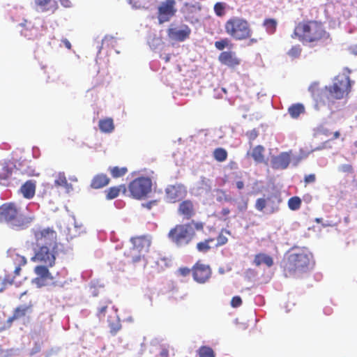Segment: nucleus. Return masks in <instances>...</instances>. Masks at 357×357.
<instances>
[{"mask_svg": "<svg viewBox=\"0 0 357 357\" xmlns=\"http://www.w3.org/2000/svg\"><path fill=\"white\" fill-rule=\"evenodd\" d=\"M292 38L298 36L303 42H314L329 36L322 24L316 21H310L306 24H298L294 31Z\"/></svg>", "mask_w": 357, "mask_h": 357, "instance_id": "nucleus-1", "label": "nucleus"}, {"mask_svg": "<svg viewBox=\"0 0 357 357\" xmlns=\"http://www.w3.org/2000/svg\"><path fill=\"white\" fill-rule=\"evenodd\" d=\"M225 32L236 40L250 38L252 31L249 22L240 17H232L225 24Z\"/></svg>", "mask_w": 357, "mask_h": 357, "instance_id": "nucleus-2", "label": "nucleus"}, {"mask_svg": "<svg viewBox=\"0 0 357 357\" xmlns=\"http://www.w3.org/2000/svg\"><path fill=\"white\" fill-rule=\"evenodd\" d=\"M312 255L306 248L296 250L288 257L287 268L289 271L305 272L313 265Z\"/></svg>", "mask_w": 357, "mask_h": 357, "instance_id": "nucleus-3", "label": "nucleus"}, {"mask_svg": "<svg viewBox=\"0 0 357 357\" xmlns=\"http://www.w3.org/2000/svg\"><path fill=\"white\" fill-rule=\"evenodd\" d=\"M0 223H4L15 230L22 227V217L13 203L3 204L0 206Z\"/></svg>", "mask_w": 357, "mask_h": 357, "instance_id": "nucleus-4", "label": "nucleus"}, {"mask_svg": "<svg viewBox=\"0 0 357 357\" xmlns=\"http://www.w3.org/2000/svg\"><path fill=\"white\" fill-rule=\"evenodd\" d=\"M195 234L192 224L176 225L169 232V239L178 246L188 244Z\"/></svg>", "mask_w": 357, "mask_h": 357, "instance_id": "nucleus-5", "label": "nucleus"}, {"mask_svg": "<svg viewBox=\"0 0 357 357\" xmlns=\"http://www.w3.org/2000/svg\"><path fill=\"white\" fill-rule=\"evenodd\" d=\"M351 85V81L349 77L347 75L341 74L334 78L332 86H326V90L332 98L341 99L345 93H348Z\"/></svg>", "mask_w": 357, "mask_h": 357, "instance_id": "nucleus-6", "label": "nucleus"}, {"mask_svg": "<svg viewBox=\"0 0 357 357\" xmlns=\"http://www.w3.org/2000/svg\"><path fill=\"white\" fill-rule=\"evenodd\" d=\"M132 247L130 256L133 263H137L144 258L151 245V241L146 236L132 237L130 238Z\"/></svg>", "mask_w": 357, "mask_h": 357, "instance_id": "nucleus-7", "label": "nucleus"}, {"mask_svg": "<svg viewBox=\"0 0 357 357\" xmlns=\"http://www.w3.org/2000/svg\"><path fill=\"white\" fill-rule=\"evenodd\" d=\"M152 181L147 177H139L133 180L129 185L131 195L136 199H142L151 192Z\"/></svg>", "mask_w": 357, "mask_h": 357, "instance_id": "nucleus-8", "label": "nucleus"}, {"mask_svg": "<svg viewBox=\"0 0 357 357\" xmlns=\"http://www.w3.org/2000/svg\"><path fill=\"white\" fill-rule=\"evenodd\" d=\"M36 238L38 246H47L53 248V249L58 248L56 233L52 229L47 228L43 229L36 234Z\"/></svg>", "mask_w": 357, "mask_h": 357, "instance_id": "nucleus-9", "label": "nucleus"}, {"mask_svg": "<svg viewBox=\"0 0 357 357\" xmlns=\"http://www.w3.org/2000/svg\"><path fill=\"white\" fill-rule=\"evenodd\" d=\"M175 5V0H165L161 3L158 8V20L160 24L169 22L175 15L176 13Z\"/></svg>", "mask_w": 357, "mask_h": 357, "instance_id": "nucleus-10", "label": "nucleus"}, {"mask_svg": "<svg viewBox=\"0 0 357 357\" xmlns=\"http://www.w3.org/2000/svg\"><path fill=\"white\" fill-rule=\"evenodd\" d=\"M39 250L36 252L33 259L43 262L45 265L52 267L55 264L57 249L47 246H38Z\"/></svg>", "mask_w": 357, "mask_h": 357, "instance_id": "nucleus-11", "label": "nucleus"}, {"mask_svg": "<svg viewBox=\"0 0 357 357\" xmlns=\"http://www.w3.org/2000/svg\"><path fill=\"white\" fill-rule=\"evenodd\" d=\"M186 192V188L181 183L169 185L165 188V198L167 202L174 203L184 197Z\"/></svg>", "mask_w": 357, "mask_h": 357, "instance_id": "nucleus-12", "label": "nucleus"}, {"mask_svg": "<svg viewBox=\"0 0 357 357\" xmlns=\"http://www.w3.org/2000/svg\"><path fill=\"white\" fill-rule=\"evenodd\" d=\"M191 29L187 24H181L179 27L169 28L167 35L169 38L177 42H183L190 38Z\"/></svg>", "mask_w": 357, "mask_h": 357, "instance_id": "nucleus-13", "label": "nucleus"}, {"mask_svg": "<svg viewBox=\"0 0 357 357\" xmlns=\"http://www.w3.org/2000/svg\"><path fill=\"white\" fill-rule=\"evenodd\" d=\"M211 275V269L208 265L197 262L192 268L194 280L200 284L205 283Z\"/></svg>", "mask_w": 357, "mask_h": 357, "instance_id": "nucleus-14", "label": "nucleus"}, {"mask_svg": "<svg viewBox=\"0 0 357 357\" xmlns=\"http://www.w3.org/2000/svg\"><path fill=\"white\" fill-rule=\"evenodd\" d=\"M22 172L15 165L13 167L6 166L0 172V184L8 185L13 180L17 179V176H20Z\"/></svg>", "mask_w": 357, "mask_h": 357, "instance_id": "nucleus-15", "label": "nucleus"}, {"mask_svg": "<svg viewBox=\"0 0 357 357\" xmlns=\"http://www.w3.org/2000/svg\"><path fill=\"white\" fill-rule=\"evenodd\" d=\"M211 191V181L204 176H201L200 180L191 189V193L196 196H203L209 194Z\"/></svg>", "mask_w": 357, "mask_h": 357, "instance_id": "nucleus-16", "label": "nucleus"}, {"mask_svg": "<svg viewBox=\"0 0 357 357\" xmlns=\"http://www.w3.org/2000/svg\"><path fill=\"white\" fill-rule=\"evenodd\" d=\"M291 156L287 152H282L271 160L272 167L276 169H285L290 163Z\"/></svg>", "mask_w": 357, "mask_h": 357, "instance_id": "nucleus-17", "label": "nucleus"}, {"mask_svg": "<svg viewBox=\"0 0 357 357\" xmlns=\"http://www.w3.org/2000/svg\"><path fill=\"white\" fill-rule=\"evenodd\" d=\"M220 62L229 67H234L240 64V60L236 53L231 51L222 52L218 57Z\"/></svg>", "mask_w": 357, "mask_h": 357, "instance_id": "nucleus-18", "label": "nucleus"}, {"mask_svg": "<svg viewBox=\"0 0 357 357\" xmlns=\"http://www.w3.org/2000/svg\"><path fill=\"white\" fill-rule=\"evenodd\" d=\"M178 210L179 214L183 215L188 220L195 215L194 206L190 200H185L181 202Z\"/></svg>", "mask_w": 357, "mask_h": 357, "instance_id": "nucleus-19", "label": "nucleus"}, {"mask_svg": "<svg viewBox=\"0 0 357 357\" xmlns=\"http://www.w3.org/2000/svg\"><path fill=\"white\" fill-rule=\"evenodd\" d=\"M253 264L257 266L264 264L269 268L273 265V259L265 253H259L255 256Z\"/></svg>", "mask_w": 357, "mask_h": 357, "instance_id": "nucleus-20", "label": "nucleus"}, {"mask_svg": "<svg viewBox=\"0 0 357 357\" xmlns=\"http://www.w3.org/2000/svg\"><path fill=\"white\" fill-rule=\"evenodd\" d=\"M109 182V178L106 174H99L96 175L91 183V187L94 189L102 188Z\"/></svg>", "mask_w": 357, "mask_h": 357, "instance_id": "nucleus-21", "label": "nucleus"}, {"mask_svg": "<svg viewBox=\"0 0 357 357\" xmlns=\"http://www.w3.org/2000/svg\"><path fill=\"white\" fill-rule=\"evenodd\" d=\"M31 283L35 284L36 287L40 288L44 286L52 285V286H58L60 287H63V284L60 282L57 281H50L46 278H43L41 277H37L31 280Z\"/></svg>", "mask_w": 357, "mask_h": 357, "instance_id": "nucleus-22", "label": "nucleus"}, {"mask_svg": "<svg viewBox=\"0 0 357 357\" xmlns=\"http://www.w3.org/2000/svg\"><path fill=\"white\" fill-rule=\"evenodd\" d=\"M36 181L29 180L24 183V197L31 199L34 197L36 192Z\"/></svg>", "mask_w": 357, "mask_h": 357, "instance_id": "nucleus-23", "label": "nucleus"}, {"mask_svg": "<svg viewBox=\"0 0 357 357\" xmlns=\"http://www.w3.org/2000/svg\"><path fill=\"white\" fill-rule=\"evenodd\" d=\"M47 265L45 266H37L35 268V273L38 277H41L54 281V277L50 273Z\"/></svg>", "mask_w": 357, "mask_h": 357, "instance_id": "nucleus-24", "label": "nucleus"}, {"mask_svg": "<svg viewBox=\"0 0 357 357\" xmlns=\"http://www.w3.org/2000/svg\"><path fill=\"white\" fill-rule=\"evenodd\" d=\"M288 112L293 119H296L305 112V107L301 103L293 104L289 107Z\"/></svg>", "mask_w": 357, "mask_h": 357, "instance_id": "nucleus-25", "label": "nucleus"}, {"mask_svg": "<svg viewBox=\"0 0 357 357\" xmlns=\"http://www.w3.org/2000/svg\"><path fill=\"white\" fill-rule=\"evenodd\" d=\"M99 128L100 130L103 132H112L114 129L112 119H107L104 120H100L99 121Z\"/></svg>", "mask_w": 357, "mask_h": 357, "instance_id": "nucleus-26", "label": "nucleus"}, {"mask_svg": "<svg viewBox=\"0 0 357 357\" xmlns=\"http://www.w3.org/2000/svg\"><path fill=\"white\" fill-rule=\"evenodd\" d=\"M56 186H63L67 190L72 189V185L68 183L63 172L59 173L57 178L54 181Z\"/></svg>", "mask_w": 357, "mask_h": 357, "instance_id": "nucleus-27", "label": "nucleus"}, {"mask_svg": "<svg viewBox=\"0 0 357 357\" xmlns=\"http://www.w3.org/2000/svg\"><path fill=\"white\" fill-rule=\"evenodd\" d=\"M264 147L261 145L257 146L253 149L252 152V157L257 162H261L264 161Z\"/></svg>", "mask_w": 357, "mask_h": 357, "instance_id": "nucleus-28", "label": "nucleus"}, {"mask_svg": "<svg viewBox=\"0 0 357 357\" xmlns=\"http://www.w3.org/2000/svg\"><path fill=\"white\" fill-rule=\"evenodd\" d=\"M263 25L269 34H273L276 30L277 21L274 19H266L264 20Z\"/></svg>", "mask_w": 357, "mask_h": 357, "instance_id": "nucleus-29", "label": "nucleus"}, {"mask_svg": "<svg viewBox=\"0 0 357 357\" xmlns=\"http://www.w3.org/2000/svg\"><path fill=\"white\" fill-rule=\"evenodd\" d=\"M309 153L310 152L305 153L303 150H301V153L299 155H293L292 156H291L290 162H291L293 166L296 167L302 160L306 158Z\"/></svg>", "mask_w": 357, "mask_h": 357, "instance_id": "nucleus-30", "label": "nucleus"}, {"mask_svg": "<svg viewBox=\"0 0 357 357\" xmlns=\"http://www.w3.org/2000/svg\"><path fill=\"white\" fill-rule=\"evenodd\" d=\"M213 155L216 160L219 162H223L227 159V153L224 149L218 148L215 149Z\"/></svg>", "mask_w": 357, "mask_h": 357, "instance_id": "nucleus-31", "label": "nucleus"}, {"mask_svg": "<svg viewBox=\"0 0 357 357\" xmlns=\"http://www.w3.org/2000/svg\"><path fill=\"white\" fill-rule=\"evenodd\" d=\"M22 316V306L20 305L15 308L13 316L10 317L7 320V327H10L13 321L20 318Z\"/></svg>", "mask_w": 357, "mask_h": 357, "instance_id": "nucleus-32", "label": "nucleus"}, {"mask_svg": "<svg viewBox=\"0 0 357 357\" xmlns=\"http://www.w3.org/2000/svg\"><path fill=\"white\" fill-rule=\"evenodd\" d=\"M301 199L298 197H292L288 201V206L292 211H296L301 207Z\"/></svg>", "mask_w": 357, "mask_h": 357, "instance_id": "nucleus-33", "label": "nucleus"}, {"mask_svg": "<svg viewBox=\"0 0 357 357\" xmlns=\"http://www.w3.org/2000/svg\"><path fill=\"white\" fill-rule=\"evenodd\" d=\"M199 357H215L213 350L206 346H202L199 349Z\"/></svg>", "mask_w": 357, "mask_h": 357, "instance_id": "nucleus-34", "label": "nucleus"}, {"mask_svg": "<svg viewBox=\"0 0 357 357\" xmlns=\"http://www.w3.org/2000/svg\"><path fill=\"white\" fill-rule=\"evenodd\" d=\"M226 3L223 2H217L214 5V12L218 17H222L225 13Z\"/></svg>", "mask_w": 357, "mask_h": 357, "instance_id": "nucleus-35", "label": "nucleus"}, {"mask_svg": "<svg viewBox=\"0 0 357 357\" xmlns=\"http://www.w3.org/2000/svg\"><path fill=\"white\" fill-rule=\"evenodd\" d=\"M215 192L217 193L216 194V200L218 202H222L223 201L228 202L231 201V197L225 194V192L223 190L216 189Z\"/></svg>", "mask_w": 357, "mask_h": 357, "instance_id": "nucleus-36", "label": "nucleus"}, {"mask_svg": "<svg viewBox=\"0 0 357 357\" xmlns=\"http://www.w3.org/2000/svg\"><path fill=\"white\" fill-rule=\"evenodd\" d=\"M127 168L119 167H114L111 169V174L114 178H119L123 176L127 172Z\"/></svg>", "mask_w": 357, "mask_h": 357, "instance_id": "nucleus-37", "label": "nucleus"}, {"mask_svg": "<svg viewBox=\"0 0 357 357\" xmlns=\"http://www.w3.org/2000/svg\"><path fill=\"white\" fill-rule=\"evenodd\" d=\"M210 241H212V240L208 239L205 241L198 243L197 245V249L198 251L204 253L207 252L211 249V246L208 244Z\"/></svg>", "mask_w": 357, "mask_h": 357, "instance_id": "nucleus-38", "label": "nucleus"}, {"mask_svg": "<svg viewBox=\"0 0 357 357\" xmlns=\"http://www.w3.org/2000/svg\"><path fill=\"white\" fill-rule=\"evenodd\" d=\"M116 43V40H114V38L109 36H106L105 38L102 40V46L98 47V52H100L101 48L103 47V46H114V44Z\"/></svg>", "mask_w": 357, "mask_h": 357, "instance_id": "nucleus-39", "label": "nucleus"}, {"mask_svg": "<svg viewBox=\"0 0 357 357\" xmlns=\"http://www.w3.org/2000/svg\"><path fill=\"white\" fill-rule=\"evenodd\" d=\"M109 326L110 327V332L113 335H116V333L121 329V325L120 323V320L117 318V320L115 322L109 321Z\"/></svg>", "mask_w": 357, "mask_h": 357, "instance_id": "nucleus-40", "label": "nucleus"}, {"mask_svg": "<svg viewBox=\"0 0 357 357\" xmlns=\"http://www.w3.org/2000/svg\"><path fill=\"white\" fill-rule=\"evenodd\" d=\"M120 192V188L117 187H112L110 188L107 194V199H112L118 197Z\"/></svg>", "mask_w": 357, "mask_h": 357, "instance_id": "nucleus-41", "label": "nucleus"}, {"mask_svg": "<svg viewBox=\"0 0 357 357\" xmlns=\"http://www.w3.org/2000/svg\"><path fill=\"white\" fill-rule=\"evenodd\" d=\"M301 52V48L300 45L293 46L288 52L289 56L297 58L300 56Z\"/></svg>", "mask_w": 357, "mask_h": 357, "instance_id": "nucleus-42", "label": "nucleus"}, {"mask_svg": "<svg viewBox=\"0 0 357 357\" xmlns=\"http://www.w3.org/2000/svg\"><path fill=\"white\" fill-rule=\"evenodd\" d=\"M266 206V201L264 198H259L256 201L255 208L259 211H262Z\"/></svg>", "mask_w": 357, "mask_h": 357, "instance_id": "nucleus-43", "label": "nucleus"}, {"mask_svg": "<svg viewBox=\"0 0 357 357\" xmlns=\"http://www.w3.org/2000/svg\"><path fill=\"white\" fill-rule=\"evenodd\" d=\"M228 45V40L222 39L215 42V47L219 50H222Z\"/></svg>", "mask_w": 357, "mask_h": 357, "instance_id": "nucleus-44", "label": "nucleus"}, {"mask_svg": "<svg viewBox=\"0 0 357 357\" xmlns=\"http://www.w3.org/2000/svg\"><path fill=\"white\" fill-rule=\"evenodd\" d=\"M35 1L36 5L40 8L42 11L49 10L46 6L50 3L51 0H36Z\"/></svg>", "mask_w": 357, "mask_h": 357, "instance_id": "nucleus-45", "label": "nucleus"}, {"mask_svg": "<svg viewBox=\"0 0 357 357\" xmlns=\"http://www.w3.org/2000/svg\"><path fill=\"white\" fill-rule=\"evenodd\" d=\"M338 170L342 172L351 173L353 172V167L349 164H344L338 167Z\"/></svg>", "mask_w": 357, "mask_h": 357, "instance_id": "nucleus-46", "label": "nucleus"}, {"mask_svg": "<svg viewBox=\"0 0 357 357\" xmlns=\"http://www.w3.org/2000/svg\"><path fill=\"white\" fill-rule=\"evenodd\" d=\"M242 304V299L240 296H234L231 301V305L233 307H238Z\"/></svg>", "mask_w": 357, "mask_h": 357, "instance_id": "nucleus-47", "label": "nucleus"}, {"mask_svg": "<svg viewBox=\"0 0 357 357\" xmlns=\"http://www.w3.org/2000/svg\"><path fill=\"white\" fill-rule=\"evenodd\" d=\"M246 135L250 141L255 140L258 136V131L256 129H252L246 132Z\"/></svg>", "mask_w": 357, "mask_h": 357, "instance_id": "nucleus-48", "label": "nucleus"}, {"mask_svg": "<svg viewBox=\"0 0 357 357\" xmlns=\"http://www.w3.org/2000/svg\"><path fill=\"white\" fill-rule=\"evenodd\" d=\"M24 174H26L29 176H38V174H35V169L32 167H27L26 169H24Z\"/></svg>", "mask_w": 357, "mask_h": 357, "instance_id": "nucleus-49", "label": "nucleus"}, {"mask_svg": "<svg viewBox=\"0 0 357 357\" xmlns=\"http://www.w3.org/2000/svg\"><path fill=\"white\" fill-rule=\"evenodd\" d=\"M178 273L182 276H186L190 274V270L187 267L180 268L178 270Z\"/></svg>", "mask_w": 357, "mask_h": 357, "instance_id": "nucleus-50", "label": "nucleus"}, {"mask_svg": "<svg viewBox=\"0 0 357 357\" xmlns=\"http://www.w3.org/2000/svg\"><path fill=\"white\" fill-rule=\"evenodd\" d=\"M156 204H157V201L156 200H152V201L148 202L146 203H143L142 204V206L143 207H145V208H148V209H151L153 207V206H155Z\"/></svg>", "mask_w": 357, "mask_h": 357, "instance_id": "nucleus-51", "label": "nucleus"}, {"mask_svg": "<svg viewBox=\"0 0 357 357\" xmlns=\"http://www.w3.org/2000/svg\"><path fill=\"white\" fill-rule=\"evenodd\" d=\"M315 175L314 174H309L305 176V182L307 183H313L315 181Z\"/></svg>", "mask_w": 357, "mask_h": 357, "instance_id": "nucleus-52", "label": "nucleus"}, {"mask_svg": "<svg viewBox=\"0 0 357 357\" xmlns=\"http://www.w3.org/2000/svg\"><path fill=\"white\" fill-rule=\"evenodd\" d=\"M90 289L91 291V294L93 296H97L98 295V291L96 290V286L94 282H91L90 284Z\"/></svg>", "mask_w": 357, "mask_h": 357, "instance_id": "nucleus-53", "label": "nucleus"}, {"mask_svg": "<svg viewBox=\"0 0 357 357\" xmlns=\"http://www.w3.org/2000/svg\"><path fill=\"white\" fill-rule=\"evenodd\" d=\"M40 351V344L36 343L33 348L31 349L30 352V355L33 356Z\"/></svg>", "mask_w": 357, "mask_h": 357, "instance_id": "nucleus-54", "label": "nucleus"}, {"mask_svg": "<svg viewBox=\"0 0 357 357\" xmlns=\"http://www.w3.org/2000/svg\"><path fill=\"white\" fill-rule=\"evenodd\" d=\"M227 242V238L224 236H219L218 238V245H222Z\"/></svg>", "mask_w": 357, "mask_h": 357, "instance_id": "nucleus-55", "label": "nucleus"}, {"mask_svg": "<svg viewBox=\"0 0 357 357\" xmlns=\"http://www.w3.org/2000/svg\"><path fill=\"white\" fill-rule=\"evenodd\" d=\"M107 308V305H104V306H102L101 307L98 308V316L100 318L101 316H105V313L106 312Z\"/></svg>", "mask_w": 357, "mask_h": 357, "instance_id": "nucleus-56", "label": "nucleus"}, {"mask_svg": "<svg viewBox=\"0 0 357 357\" xmlns=\"http://www.w3.org/2000/svg\"><path fill=\"white\" fill-rule=\"evenodd\" d=\"M33 219H34V216L33 215H29V216H27V217H24V225L25 224L31 223L33 221Z\"/></svg>", "mask_w": 357, "mask_h": 357, "instance_id": "nucleus-57", "label": "nucleus"}, {"mask_svg": "<svg viewBox=\"0 0 357 357\" xmlns=\"http://www.w3.org/2000/svg\"><path fill=\"white\" fill-rule=\"evenodd\" d=\"M190 224H192L194 229H196L197 230H199L203 228V225L202 223H195L194 221H192Z\"/></svg>", "mask_w": 357, "mask_h": 357, "instance_id": "nucleus-58", "label": "nucleus"}, {"mask_svg": "<svg viewBox=\"0 0 357 357\" xmlns=\"http://www.w3.org/2000/svg\"><path fill=\"white\" fill-rule=\"evenodd\" d=\"M22 258L19 261V264H18V266L15 267V273L16 275H19L20 271H21V265H22Z\"/></svg>", "mask_w": 357, "mask_h": 357, "instance_id": "nucleus-59", "label": "nucleus"}, {"mask_svg": "<svg viewBox=\"0 0 357 357\" xmlns=\"http://www.w3.org/2000/svg\"><path fill=\"white\" fill-rule=\"evenodd\" d=\"M236 186L238 190H242L244 188V183L242 181H238L236 182Z\"/></svg>", "mask_w": 357, "mask_h": 357, "instance_id": "nucleus-60", "label": "nucleus"}, {"mask_svg": "<svg viewBox=\"0 0 357 357\" xmlns=\"http://www.w3.org/2000/svg\"><path fill=\"white\" fill-rule=\"evenodd\" d=\"M32 153L33 158H37L39 156V149L37 147H33L32 149Z\"/></svg>", "mask_w": 357, "mask_h": 357, "instance_id": "nucleus-61", "label": "nucleus"}, {"mask_svg": "<svg viewBox=\"0 0 357 357\" xmlns=\"http://www.w3.org/2000/svg\"><path fill=\"white\" fill-rule=\"evenodd\" d=\"M62 43L64 44L66 47L68 48V50H70L71 48V44L69 42V40H67L66 38L63 39Z\"/></svg>", "mask_w": 357, "mask_h": 357, "instance_id": "nucleus-62", "label": "nucleus"}, {"mask_svg": "<svg viewBox=\"0 0 357 357\" xmlns=\"http://www.w3.org/2000/svg\"><path fill=\"white\" fill-rule=\"evenodd\" d=\"M13 282V279H10V276H6L4 279V282H3V284H12V283Z\"/></svg>", "mask_w": 357, "mask_h": 357, "instance_id": "nucleus-63", "label": "nucleus"}, {"mask_svg": "<svg viewBox=\"0 0 357 357\" xmlns=\"http://www.w3.org/2000/svg\"><path fill=\"white\" fill-rule=\"evenodd\" d=\"M229 213H230V210L228 208H222V210L221 211V213L223 215H227L229 214Z\"/></svg>", "mask_w": 357, "mask_h": 357, "instance_id": "nucleus-64", "label": "nucleus"}]
</instances>
